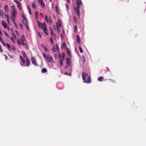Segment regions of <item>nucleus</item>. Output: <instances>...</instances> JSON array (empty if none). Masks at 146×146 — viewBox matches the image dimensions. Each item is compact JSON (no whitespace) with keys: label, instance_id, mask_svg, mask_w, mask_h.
<instances>
[{"label":"nucleus","instance_id":"0e129e2a","mask_svg":"<svg viewBox=\"0 0 146 146\" xmlns=\"http://www.w3.org/2000/svg\"><path fill=\"white\" fill-rule=\"evenodd\" d=\"M12 36L14 37H16V36L15 34L14 33H12Z\"/></svg>","mask_w":146,"mask_h":146},{"label":"nucleus","instance_id":"5701e85b","mask_svg":"<svg viewBox=\"0 0 146 146\" xmlns=\"http://www.w3.org/2000/svg\"><path fill=\"white\" fill-rule=\"evenodd\" d=\"M50 31L51 36H53L54 35V34L52 29V28L50 29Z\"/></svg>","mask_w":146,"mask_h":146},{"label":"nucleus","instance_id":"c85d7f7f","mask_svg":"<svg viewBox=\"0 0 146 146\" xmlns=\"http://www.w3.org/2000/svg\"><path fill=\"white\" fill-rule=\"evenodd\" d=\"M55 10L56 13H58V8L57 6H56L55 7Z\"/></svg>","mask_w":146,"mask_h":146},{"label":"nucleus","instance_id":"a19ab883","mask_svg":"<svg viewBox=\"0 0 146 146\" xmlns=\"http://www.w3.org/2000/svg\"><path fill=\"white\" fill-rule=\"evenodd\" d=\"M17 42H18V43L19 45H21V42H20V40L19 39H18L17 40Z\"/></svg>","mask_w":146,"mask_h":146},{"label":"nucleus","instance_id":"2eb2a0df","mask_svg":"<svg viewBox=\"0 0 146 146\" xmlns=\"http://www.w3.org/2000/svg\"><path fill=\"white\" fill-rule=\"evenodd\" d=\"M20 58L21 61L23 63L25 64V61L23 58L21 56H20Z\"/></svg>","mask_w":146,"mask_h":146},{"label":"nucleus","instance_id":"f3484780","mask_svg":"<svg viewBox=\"0 0 146 146\" xmlns=\"http://www.w3.org/2000/svg\"><path fill=\"white\" fill-rule=\"evenodd\" d=\"M103 77H100L98 78V80L100 82H102L103 81L104 79Z\"/></svg>","mask_w":146,"mask_h":146},{"label":"nucleus","instance_id":"c03bdc74","mask_svg":"<svg viewBox=\"0 0 146 146\" xmlns=\"http://www.w3.org/2000/svg\"><path fill=\"white\" fill-rule=\"evenodd\" d=\"M11 49H12L14 50H15V47L14 46H11Z\"/></svg>","mask_w":146,"mask_h":146},{"label":"nucleus","instance_id":"69168bd1","mask_svg":"<svg viewBox=\"0 0 146 146\" xmlns=\"http://www.w3.org/2000/svg\"><path fill=\"white\" fill-rule=\"evenodd\" d=\"M58 57H59L60 58H61L62 57H61V54H60V53H59V55H58Z\"/></svg>","mask_w":146,"mask_h":146},{"label":"nucleus","instance_id":"13d9d810","mask_svg":"<svg viewBox=\"0 0 146 146\" xmlns=\"http://www.w3.org/2000/svg\"><path fill=\"white\" fill-rule=\"evenodd\" d=\"M66 64L67 66H69L70 65V62H66Z\"/></svg>","mask_w":146,"mask_h":146},{"label":"nucleus","instance_id":"c9c22d12","mask_svg":"<svg viewBox=\"0 0 146 146\" xmlns=\"http://www.w3.org/2000/svg\"><path fill=\"white\" fill-rule=\"evenodd\" d=\"M45 33L46 35H48V33L47 32V29L45 30H44Z\"/></svg>","mask_w":146,"mask_h":146},{"label":"nucleus","instance_id":"4be33fe9","mask_svg":"<svg viewBox=\"0 0 146 146\" xmlns=\"http://www.w3.org/2000/svg\"><path fill=\"white\" fill-rule=\"evenodd\" d=\"M58 22L59 24V25L60 27H61L62 26L61 22L60 20H58Z\"/></svg>","mask_w":146,"mask_h":146},{"label":"nucleus","instance_id":"680f3d73","mask_svg":"<svg viewBox=\"0 0 146 146\" xmlns=\"http://www.w3.org/2000/svg\"><path fill=\"white\" fill-rule=\"evenodd\" d=\"M35 14L36 16L37 17L38 15V13L37 11H35Z\"/></svg>","mask_w":146,"mask_h":146},{"label":"nucleus","instance_id":"473e14b6","mask_svg":"<svg viewBox=\"0 0 146 146\" xmlns=\"http://www.w3.org/2000/svg\"><path fill=\"white\" fill-rule=\"evenodd\" d=\"M74 21L75 23H77V19L76 17L74 16Z\"/></svg>","mask_w":146,"mask_h":146},{"label":"nucleus","instance_id":"dca6fc26","mask_svg":"<svg viewBox=\"0 0 146 146\" xmlns=\"http://www.w3.org/2000/svg\"><path fill=\"white\" fill-rule=\"evenodd\" d=\"M5 9V11L7 13L9 11L8 9V7L7 5H5L4 7Z\"/></svg>","mask_w":146,"mask_h":146},{"label":"nucleus","instance_id":"4c0bfd02","mask_svg":"<svg viewBox=\"0 0 146 146\" xmlns=\"http://www.w3.org/2000/svg\"><path fill=\"white\" fill-rule=\"evenodd\" d=\"M21 44L22 45H24L25 44V43H24V42L23 39H21Z\"/></svg>","mask_w":146,"mask_h":146},{"label":"nucleus","instance_id":"37998d69","mask_svg":"<svg viewBox=\"0 0 146 146\" xmlns=\"http://www.w3.org/2000/svg\"><path fill=\"white\" fill-rule=\"evenodd\" d=\"M60 65L62 66L63 65V61H62V60H60Z\"/></svg>","mask_w":146,"mask_h":146},{"label":"nucleus","instance_id":"20e7f679","mask_svg":"<svg viewBox=\"0 0 146 146\" xmlns=\"http://www.w3.org/2000/svg\"><path fill=\"white\" fill-rule=\"evenodd\" d=\"M80 7H77L76 8H74V10L76 12V14L78 17H79L80 16V13L79 11Z\"/></svg>","mask_w":146,"mask_h":146},{"label":"nucleus","instance_id":"9d476101","mask_svg":"<svg viewBox=\"0 0 146 146\" xmlns=\"http://www.w3.org/2000/svg\"><path fill=\"white\" fill-rule=\"evenodd\" d=\"M26 66H28L30 63V61L28 59H26Z\"/></svg>","mask_w":146,"mask_h":146},{"label":"nucleus","instance_id":"2f4dec72","mask_svg":"<svg viewBox=\"0 0 146 146\" xmlns=\"http://www.w3.org/2000/svg\"><path fill=\"white\" fill-rule=\"evenodd\" d=\"M74 29L75 32L77 31V27L76 26H74Z\"/></svg>","mask_w":146,"mask_h":146},{"label":"nucleus","instance_id":"774afa93","mask_svg":"<svg viewBox=\"0 0 146 146\" xmlns=\"http://www.w3.org/2000/svg\"><path fill=\"white\" fill-rule=\"evenodd\" d=\"M15 33H16V34H17V35H19L18 32V31H17L16 30V31H15Z\"/></svg>","mask_w":146,"mask_h":146},{"label":"nucleus","instance_id":"6e6d98bb","mask_svg":"<svg viewBox=\"0 0 146 146\" xmlns=\"http://www.w3.org/2000/svg\"><path fill=\"white\" fill-rule=\"evenodd\" d=\"M65 53L64 52H63L62 53V57H63L64 58V56H65Z\"/></svg>","mask_w":146,"mask_h":146},{"label":"nucleus","instance_id":"e2e57ef3","mask_svg":"<svg viewBox=\"0 0 146 146\" xmlns=\"http://www.w3.org/2000/svg\"><path fill=\"white\" fill-rule=\"evenodd\" d=\"M44 49L45 51L46 52H47V48H46V47H45V48H44Z\"/></svg>","mask_w":146,"mask_h":146},{"label":"nucleus","instance_id":"412c9836","mask_svg":"<svg viewBox=\"0 0 146 146\" xmlns=\"http://www.w3.org/2000/svg\"><path fill=\"white\" fill-rule=\"evenodd\" d=\"M22 53L23 56L25 58L26 57L27 55L25 52H24V51H22Z\"/></svg>","mask_w":146,"mask_h":146},{"label":"nucleus","instance_id":"bf43d9fd","mask_svg":"<svg viewBox=\"0 0 146 146\" xmlns=\"http://www.w3.org/2000/svg\"><path fill=\"white\" fill-rule=\"evenodd\" d=\"M109 80H110L111 81L113 82H114V83H115V80H113L112 79H110Z\"/></svg>","mask_w":146,"mask_h":146},{"label":"nucleus","instance_id":"6ab92c4d","mask_svg":"<svg viewBox=\"0 0 146 146\" xmlns=\"http://www.w3.org/2000/svg\"><path fill=\"white\" fill-rule=\"evenodd\" d=\"M6 16L7 17L8 23L9 24V17L8 15L7 14L6 15Z\"/></svg>","mask_w":146,"mask_h":146},{"label":"nucleus","instance_id":"0eeeda50","mask_svg":"<svg viewBox=\"0 0 146 146\" xmlns=\"http://www.w3.org/2000/svg\"><path fill=\"white\" fill-rule=\"evenodd\" d=\"M47 25L45 22H44L41 25V27L42 28L43 30L47 29Z\"/></svg>","mask_w":146,"mask_h":146},{"label":"nucleus","instance_id":"8fccbe9b","mask_svg":"<svg viewBox=\"0 0 146 146\" xmlns=\"http://www.w3.org/2000/svg\"><path fill=\"white\" fill-rule=\"evenodd\" d=\"M14 25H15V26L16 29H17V27H18L16 23H14Z\"/></svg>","mask_w":146,"mask_h":146},{"label":"nucleus","instance_id":"c756f323","mask_svg":"<svg viewBox=\"0 0 146 146\" xmlns=\"http://www.w3.org/2000/svg\"><path fill=\"white\" fill-rule=\"evenodd\" d=\"M50 40L52 44H53L54 43V41L52 39V37H50Z\"/></svg>","mask_w":146,"mask_h":146},{"label":"nucleus","instance_id":"de8ad7c7","mask_svg":"<svg viewBox=\"0 0 146 146\" xmlns=\"http://www.w3.org/2000/svg\"><path fill=\"white\" fill-rule=\"evenodd\" d=\"M38 36H39L40 38H42V36L41 35V34L40 33H38Z\"/></svg>","mask_w":146,"mask_h":146},{"label":"nucleus","instance_id":"7ed1b4c3","mask_svg":"<svg viewBox=\"0 0 146 146\" xmlns=\"http://www.w3.org/2000/svg\"><path fill=\"white\" fill-rule=\"evenodd\" d=\"M45 21L47 23H52V19L50 17H49V19H48V18L47 16L45 15Z\"/></svg>","mask_w":146,"mask_h":146},{"label":"nucleus","instance_id":"a211bd4d","mask_svg":"<svg viewBox=\"0 0 146 146\" xmlns=\"http://www.w3.org/2000/svg\"><path fill=\"white\" fill-rule=\"evenodd\" d=\"M17 6L19 10L21 11V5L20 3L17 4Z\"/></svg>","mask_w":146,"mask_h":146},{"label":"nucleus","instance_id":"423d86ee","mask_svg":"<svg viewBox=\"0 0 146 146\" xmlns=\"http://www.w3.org/2000/svg\"><path fill=\"white\" fill-rule=\"evenodd\" d=\"M31 60L32 63L35 66H37L36 60L34 57H31ZM38 66V65H37Z\"/></svg>","mask_w":146,"mask_h":146},{"label":"nucleus","instance_id":"b1692460","mask_svg":"<svg viewBox=\"0 0 146 146\" xmlns=\"http://www.w3.org/2000/svg\"><path fill=\"white\" fill-rule=\"evenodd\" d=\"M11 20L12 21V22H13V23L14 24L15 23V18H14L13 17H11Z\"/></svg>","mask_w":146,"mask_h":146},{"label":"nucleus","instance_id":"f8f14e48","mask_svg":"<svg viewBox=\"0 0 146 146\" xmlns=\"http://www.w3.org/2000/svg\"><path fill=\"white\" fill-rule=\"evenodd\" d=\"M66 50L67 51V53L68 55L69 56L71 57V53L69 49L68 48H66Z\"/></svg>","mask_w":146,"mask_h":146},{"label":"nucleus","instance_id":"49530a36","mask_svg":"<svg viewBox=\"0 0 146 146\" xmlns=\"http://www.w3.org/2000/svg\"><path fill=\"white\" fill-rule=\"evenodd\" d=\"M64 60V58L63 57H62L60 58V60H62V61H63Z\"/></svg>","mask_w":146,"mask_h":146},{"label":"nucleus","instance_id":"79ce46f5","mask_svg":"<svg viewBox=\"0 0 146 146\" xmlns=\"http://www.w3.org/2000/svg\"><path fill=\"white\" fill-rule=\"evenodd\" d=\"M14 1L15 3H17V4H19V3H20V2L19 1H18L17 0H14Z\"/></svg>","mask_w":146,"mask_h":146},{"label":"nucleus","instance_id":"6e6552de","mask_svg":"<svg viewBox=\"0 0 146 146\" xmlns=\"http://www.w3.org/2000/svg\"><path fill=\"white\" fill-rule=\"evenodd\" d=\"M38 1L40 4L41 5L42 7V8H44L45 7V5L44 3L42 0H38Z\"/></svg>","mask_w":146,"mask_h":146},{"label":"nucleus","instance_id":"bb28decb","mask_svg":"<svg viewBox=\"0 0 146 146\" xmlns=\"http://www.w3.org/2000/svg\"><path fill=\"white\" fill-rule=\"evenodd\" d=\"M22 17L23 19L25 20V21H26H26H27V18H26L25 16H24V15H23V16H22Z\"/></svg>","mask_w":146,"mask_h":146},{"label":"nucleus","instance_id":"58836bf2","mask_svg":"<svg viewBox=\"0 0 146 146\" xmlns=\"http://www.w3.org/2000/svg\"><path fill=\"white\" fill-rule=\"evenodd\" d=\"M57 30L58 33L60 32V28L58 27L57 24Z\"/></svg>","mask_w":146,"mask_h":146},{"label":"nucleus","instance_id":"4d7b16f0","mask_svg":"<svg viewBox=\"0 0 146 146\" xmlns=\"http://www.w3.org/2000/svg\"><path fill=\"white\" fill-rule=\"evenodd\" d=\"M66 9H69V6H68V5L67 4H66Z\"/></svg>","mask_w":146,"mask_h":146},{"label":"nucleus","instance_id":"cd10ccee","mask_svg":"<svg viewBox=\"0 0 146 146\" xmlns=\"http://www.w3.org/2000/svg\"><path fill=\"white\" fill-rule=\"evenodd\" d=\"M7 46L8 48V50H11V47H10V45L8 44H7Z\"/></svg>","mask_w":146,"mask_h":146},{"label":"nucleus","instance_id":"e433bc0d","mask_svg":"<svg viewBox=\"0 0 146 146\" xmlns=\"http://www.w3.org/2000/svg\"><path fill=\"white\" fill-rule=\"evenodd\" d=\"M32 6L33 9H35L36 8V5L34 3H33L32 4Z\"/></svg>","mask_w":146,"mask_h":146},{"label":"nucleus","instance_id":"7c9ffc66","mask_svg":"<svg viewBox=\"0 0 146 146\" xmlns=\"http://www.w3.org/2000/svg\"><path fill=\"white\" fill-rule=\"evenodd\" d=\"M0 15L3 16V13L2 11L0 9Z\"/></svg>","mask_w":146,"mask_h":146},{"label":"nucleus","instance_id":"ea45409f","mask_svg":"<svg viewBox=\"0 0 146 146\" xmlns=\"http://www.w3.org/2000/svg\"><path fill=\"white\" fill-rule=\"evenodd\" d=\"M79 49H80V52L81 53H82L83 52V51L82 50V48L81 46H79Z\"/></svg>","mask_w":146,"mask_h":146},{"label":"nucleus","instance_id":"338daca9","mask_svg":"<svg viewBox=\"0 0 146 146\" xmlns=\"http://www.w3.org/2000/svg\"><path fill=\"white\" fill-rule=\"evenodd\" d=\"M0 41L1 42H3V40L2 38L0 36Z\"/></svg>","mask_w":146,"mask_h":146},{"label":"nucleus","instance_id":"864d4df0","mask_svg":"<svg viewBox=\"0 0 146 146\" xmlns=\"http://www.w3.org/2000/svg\"><path fill=\"white\" fill-rule=\"evenodd\" d=\"M24 45L25 46V47L27 49H28V46H27V44H25Z\"/></svg>","mask_w":146,"mask_h":146},{"label":"nucleus","instance_id":"a18cd8bd","mask_svg":"<svg viewBox=\"0 0 146 146\" xmlns=\"http://www.w3.org/2000/svg\"><path fill=\"white\" fill-rule=\"evenodd\" d=\"M15 14H14V13H12V16H13V18H16V16H15Z\"/></svg>","mask_w":146,"mask_h":146},{"label":"nucleus","instance_id":"393cba45","mask_svg":"<svg viewBox=\"0 0 146 146\" xmlns=\"http://www.w3.org/2000/svg\"><path fill=\"white\" fill-rule=\"evenodd\" d=\"M27 8H28V9L29 11V14H30V15H31V9L29 7H28Z\"/></svg>","mask_w":146,"mask_h":146},{"label":"nucleus","instance_id":"4468645a","mask_svg":"<svg viewBox=\"0 0 146 146\" xmlns=\"http://www.w3.org/2000/svg\"><path fill=\"white\" fill-rule=\"evenodd\" d=\"M41 71L42 73H45L47 71V70L46 68H43L42 69Z\"/></svg>","mask_w":146,"mask_h":146},{"label":"nucleus","instance_id":"3c124183","mask_svg":"<svg viewBox=\"0 0 146 146\" xmlns=\"http://www.w3.org/2000/svg\"><path fill=\"white\" fill-rule=\"evenodd\" d=\"M82 57L84 59L83 60V62H86V59H85V58L84 56L83 55Z\"/></svg>","mask_w":146,"mask_h":146},{"label":"nucleus","instance_id":"39448f33","mask_svg":"<svg viewBox=\"0 0 146 146\" xmlns=\"http://www.w3.org/2000/svg\"><path fill=\"white\" fill-rule=\"evenodd\" d=\"M76 3L77 5V7H80V5L82 3L81 0H77Z\"/></svg>","mask_w":146,"mask_h":146},{"label":"nucleus","instance_id":"f03ea898","mask_svg":"<svg viewBox=\"0 0 146 146\" xmlns=\"http://www.w3.org/2000/svg\"><path fill=\"white\" fill-rule=\"evenodd\" d=\"M43 56L44 58H46L47 61L50 62L53 60L52 56H49L48 55H46L44 53L43 54Z\"/></svg>","mask_w":146,"mask_h":146},{"label":"nucleus","instance_id":"a878e982","mask_svg":"<svg viewBox=\"0 0 146 146\" xmlns=\"http://www.w3.org/2000/svg\"><path fill=\"white\" fill-rule=\"evenodd\" d=\"M37 23L39 28H41V26L40 23L38 21H37Z\"/></svg>","mask_w":146,"mask_h":146},{"label":"nucleus","instance_id":"ddd939ff","mask_svg":"<svg viewBox=\"0 0 146 146\" xmlns=\"http://www.w3.org/2000/svg\"><path fill=\"white\" fill-rule=\"evenodd\" d=\"M66 44L65 42H64L62 44L61 48L62 49H63L64 48H66Z\"/></svg>","mask_w":146,"mask_h":146},{"label":"nucleus","instance_id":"603ef678","mask_svg":"<svg viewBox=\"0 0 146 146\" xmlns=\"http://www.w3.org/2000/svg\"><path fill=\"white\" fill-rule=\"evenodd\" d=\"M10 38L11 39V40H12V41L13 42H14L15 41L14 40V39L12 37H11Z\"/></svg>","mask_w":146,"mask_h":146},{"label":"nucleus","instance_id":"f257e3e1","mask_svg":"<svg viewBox=\"0 0 146 146\" xmlns=\"http://www.w3.org/2000/svg\"><path fill=\"white\" fill-rule=\"evenodd\" d=\"M82 76L84 83L86 84H89L91 82V77L88 75L87 73H85L83 72L82 73Z\"/></svg>","mask_w":146,"mask_h":146},{"label":"nucleus","instance_id":"f704fd0d","mask_svg":"<svg viewBox=\"0 0 146 146\" xmlns=\"http://www.w3.org/2000/svg\"><path fill=\"white\" fill-rule=\"evenodd\" d=\"M4 34L5 35L7 36L8 38H9V35L6 32H5L4 33Z\"/></svg>","mask_w":146,"mask_h":146},{"label":"nucleus","instance_id":"5fc2aeb1","mask_svg":"<svg viewBox=\"0 0 146 146\" xmlns=\"http://www.w3.org/2000/svg\"><path fill=\"white\" fill-rule=\"evenodd\" d=\"M52 50L54 52L55 51V47L54 46L53 47Z\"/></svg>","mask_w":146,"mask_h":146},{"label":"nucleus","instance_id":"052dcab7","mask_svg":"<svg viewBox=\"0 0 146 146\" xmlns=\"http://www.w3.org/2000/svg\"><path fill=\"white\" fill-rule=\"evenodd\" d=\"M42 47L43 48H44L45 47H46L44 46L43 44H42Z\"/></svg>","mask_w":146,"mask_h":146},{"label":"nucleus","instance_id":"09e8293b","mask_svg":"<svg viewBox=\"0 0 146 146\" xmlns=\"http://www.w3.org/2000/svg\"><path fill=\"white\" fill-rule=\"evenodd\" d=\"M11 9L12 10H13V11H14V10H15V7H14V6H11Z\"/></svg>","mask_w":146,"mask_h":146},{"label":"nucleus","instance_id":"1a4fd4ad","mask_svg":"<svg viewBox=\"0 0 146 146\" xmlns=\"http://www.w3.org/2000/svg\"><path fill=\"white\" fill-rule=\"evenodd\" d=\"M76 41H77V42L79 43H80V38L79 37V36L78 35H76Z\"/></svg>","mask_w":146,"mask_h":146},{"label":"nucleus","instance_id":"72a5a7b5","mask_svg":"<svg viewBox=\"0 0 146 146\" xmlns=\"http://www.w3.org/2000/svg\"><path fill=\"white\" fill-rule=\"evenodd\" d=\"M56 49L58 51H59V47L58 46V45L57 44H56Z\"/></svg>","mask_w":146,"mask_h":146},{"label":"nucleus","instance_id":"aec40b11","mask_svg":"<svg viewBox=\"0 0 146 146\" xmlns=\"http://www.w3.org/2000/svg\"><path fill=\"white\" fill-rule=\"evenodd\" d=\"M66 62H70L71 60L70 58L67 57L66 58Z\"/></svg>","mask_w":146,"mask_h":146},{"label":"nucleus","instance_id":"9b49d317","mask_svg":"<svg viewBox=\"0 0 146 146\" xmlns=\"http://www.w3.org/2000/svg\"><path fill=\"white\" fill-rule=\"evenodd\" d=\"M2 25L3 27L5 28H7V25L6 23L5 22L3 21L2 22Z\"/></svg>","mask_w":146,"mask_h":146}]
</instances>
